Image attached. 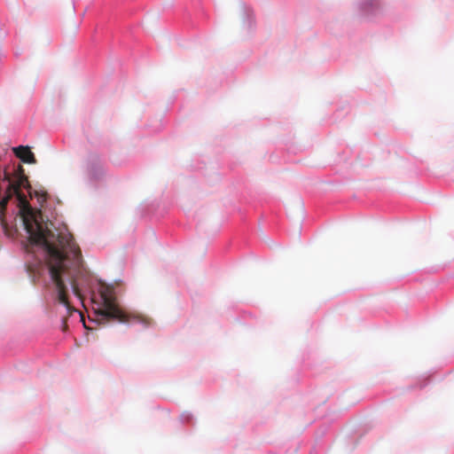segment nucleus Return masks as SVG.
Instances as JSON below:
<instances>
[{"mask_svg":"<svg viewBox=\"0 0 454 454\" xmlns=\"http://www.w3.org/2000/svg\"><path fill=\"white\" fill-rule=\"evenodd\" d=\"M21 188L27 191L31 199L36 198L41 207L46 203L47 192L32 189L21 165L16 168L13 176L5 169L3 177H0V227L7 237H14L17 230L8 223L4 211L8 201L15 197L30 244L46 252V263L54 286L55 300L66 307L67 315L69 316L76 309L68 300L66 280L74 294L80 297L78 278L83 275L81 250L71 233L65 229L53 230V223L43 220L41 210L30 206Z\"/></svg>","mask_w":454,"mask_h":454,"instance_id":"1","label":"nucleus"},{"mask_svg":"<svg viewBox=\"0 0 454 454\" xmlns=\"http://www.w3.org/2000/svg\"><path fill=\"white\" fill-rule=\"evenodd\" d=\"M99 294L102 299L103 308L98 315L101 320H117L121 323H140L145 326H148L152 323V319L147 316L137 311H126L120 308L116 302L114 289L109 286H102Z\"/></svg>","mask_w":454,"mask_h":454,"instance_id":"2","label":"nucleus"},{"mask_svg":"<svg viewBox=\"0 0 454 454\" xmlns=\"http://www.w3.org/2000/svg\"><path fill=\"white\" fill-rule=\"evenodd\" d=\"M12 150L15 155L23 162L28 164L36 163L35 154L28 146L20 145L18 147H13Z\"/></svg>","mask_w":454,"mask_h":454,"instance_id":"3","label":"nucleus"},{"mask_svg":"<svg viewBox=\"0 0 454 454\" xmlns=\"http://www.w3.org/2000/svg\"><path fill=\"white\" fill-rule=\"evenodd\" d=\"M67 325V316L63 317V330L66 331Z\"/></svg>","mask_w":454,"mask_h":454,"instance_id":"4","label":"nucleus"}]
</instances>
